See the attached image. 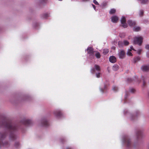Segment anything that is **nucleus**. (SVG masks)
Returning a JSON list of instances; mask_svg holds the SVG:
<instances>
[{"label": "nucleus", "instance_id": "f257e3e1", "mask_svg": "<svg viewBox=\"0 0 149 149\" xmlns=\"http://www.w3.org/2000/svg\"><path fill=\"white\" fill-rule=\"evenodd\" d=\"M143 41V38L140 36H137L135 37L134 39V42L139 45H141Z\"/></svg>", "mask_w": 149, "mask_h": 149}, {"label": "nucleus", "instance_id": "f03ea898", "mask_svg": "<svg viewBox=\"0 0 149 149\" xmlns=\"http://www.w3.org/2000/svg\"><path fill=\"white\" fill-rule=\"evenodd\" d=\"M120 21L122 26L124 28H126L127 26V25L126 23L125 18L123 16L122 17Z\"/></svg>", "mask_w": 149, "mask_h": 149}, {"label": "nucleus", "instance_id": "7ed1b4c3", "mask_svg": "<svg viewBox=\"0 0 149 149\" xmlns=\"http://www.w3.org/2000/svg\"><path fill=\"white\" fill-rule=\"evenodd\" d=\"M129 42L126 40H124L123 42H118V45L120 47L122 46H126L129 45Z\"/></svg>", "mask_w": 149, "mask_h": 149}, {"label": "nucleus", "instance_id": "20e7f679", "mask_svg": "<svg viewBox=\"0 0 149 149\" xmlns=\"http://www.w3.org/2000/svg\"><path fill=\"white\" fill-rule=\"evenodd\" d=\"M118 55L120 58H123L125 57V53L123 50H121L118 53Z\"/></svg>", "mask_w": 149, "mask_h": 149}, {"label": "nucleus", "instance_id": "39448f33", "mask_svg": "<svg viewBox=\"0 0 149 149\" xmlns=\"http://www.w3.org/2000/svg\"><path fill=\"white\" fill-rule=\"evenodd\" d=\"M111 21L113 23H116L118 20V17L116 15L112 16L111 18Z\"/></svg>", "mask_w": 149, "mask_h": 149}, {"label": "nucleus", "instance_id": "423d86ee", "mask_svg": "<svg viewBox=\"0 0 149 149\" xmlns=\"http://www.w3.org/2000/svg\"><path fill=\"white\" fill-rule=\"evenodd\" d=\"M109 61L111 63H115L116 61V58L114 56H111L109 58Z\"/></svg>", "mask_w": 149, "mask_h": 149}, {"label": "nucleus", "instance_id": "0eeeda50", "mask_svg": "<svg viewBox=\"0 0 149 149\" xmlns=\"http://www.w3.org/2000/svg\"><path fill=\"white\" fill-rule=\"evenodd\" d=\"M86 50L88 53L89 54H92L93 52V49L91 47H88Z\"/></svg>", "mask_w": 149, "mask_h": 149}, {"label": "nucleus", "instance_id": "6e6552de", "mask_svg": "<svg viewBox=\"0 0 149 149\" xmlns=\"http://www.w3.org/2000/svg\"><path fill=\"white\" fill-rule=\"evenodd\" d=\"M127 22L129 25L130 26H133L135 24V22L131 20H129Z\"/></svg>", "mask_w": 149, "mask_h": 149}, {"label": "nucleus", "instance_id": "1a4fd4ad", "mask_svg": "<svg viewBox=\"0 0 149 149\" xmlns=\"http://www.w3.org/2000/svg\"><path fill=\"white\" fill-rule=\"evenodd\" d=\"M142 70L144 71H146L149 70V67L147 66H143L141 67Z\"/></svg>", "mask_w": 149, "mask_h": 149}, {"label": "nucleus", "instance_id": "9d476101", "mask_svg": "<svg viewBox=\"0 0 149 149\" xmlns=\"http://www.w3.org/2000/svg\"><path fill=\"white\" fill-rule=\"evenodd\" d=\"M113 70L114 71H116L118 69V66L116 65H114L113 67Z\"/></svg>", "mask_w": 149, "mask_h": 149}, {"label": "nucleus", "instance_id": "9b49d317", "mask_svg": "<svg viewBox=\"0 0 149 149\" xmlns=\"http://www.w3.org/2000/svg\"><path fill=\"white\" fill-rule=\"evenodd\" d=\"M134 31H138L140 30V28L139 26H136L133 28Z\"/></svg>", "mask_w": 149, "mask_h": 149}, {"label": "nucleus", "instance_id": "f8f14e48", "mask_svg": "<svg viewBox=\"0 0 149 149\" xmlns=\"http://www.w3.org/2000/svg\"><path fill=\"white\" fill-rule=\"evenodd\" d=\"M131 50H128L127 52V56H131L132 55V54L131 52Z\"/></svg>", "mask_w": 149, "mask_h": 149}, {"label": "nucleus", "instance_id": "ddd939ff", "mask_svg": "<svg viewBox=\"0 0 149 149\" xmlns=\"http://www.w3.org/2000/svg\"><path fill=\"white\" fill-rule=\"evenodd\" d=\"M116 10L114 9H111L109 11V13L111 14H112L115 13Z\"/></svg>", "mask_w": 149, "mask_h": 149}, {"label": "nucleus", "instance_id": "4468645a", "mask_svg": "<svg viewBox=\"0 0 149 149\" xmlns=\"http://www.w3.org/2000/svg\"><path fill=\"white\" fill-rule=\"evenodd\" d=\"M95 56L97 58H100V55L99 53L97 52L95 54Z\"/></svg>", "mask_w": 149, "mask_h": 149}, {"label": "nucleus", "instance_id": "2eb2a0df", "mask_svg": "<svg viewBox=\"0 0 149 149\" xmlns=\"http://www.w3.org/2000/svg\"><path fill=\"white\" fill-rule=\"evenodd\" d=\"M95 69L97 71H99L100 69V67L97 65H95Z\"/></svg>", "mask_w": 149, "mask_h": 149}, {"label": "nucleus", "instance_id": "dca6fc26", "mask_svg": "<svg viewBox=\"0 0 149 149\" xmlns=\"http://www.w3.org/2000/svg\"><path fill=\"white\" fill-rule=\"evenodd\" d=\"M148 1V0H141V3L142 4L146 3Z\"/></svg>", "mask_w": 149, "mask_h": 149}, {"label": "nucleus", "instance_id": "f3484780", "mask_svg": "<svg viewBox=\"0 0 149 149\" xmlns=\"http://www.w3.org/2000/svg\"><path fill=\"white\" fill-rule=\"evenodd\" d=\"M109 52V50L107 49H105L103 50V53L104 54H106L108 53Z\"/></svg>", "mask_w": 149, "mask_h": 149}, {"label": "nucleus", "instance_id": "a211bd4d", "mask_svg": "<svg viewBox=\"0 0 149 149\" xmlns=\"http://www.w3.org/2000/svg\"><path fill=\"white\" fill-rule=\"evenodd\" d=\"M93 2L95 4H96V5L98 4V3L97 2L96 0H93Z\"/></svg>", "mask_w": 149, "mask_h": 149}, {"label": "nucleus", "instance_id": "6ab92c4d", "mask_svg": "<svg viewBox=\"0 0 149 149\" xmlns=\"http://www.w3.org/2000/svg\"><path fill=\"white\" fill-rule=\"evenodd\" d=\"M96 75L97 77V78L99 77L100 76V73H96Z\"/></svg>", "mask_w": 149, "mask_h": 149}, {"label": "nucleus", "instance_id": "aec40b11", "mask_svg": "<svg viewBox=\"0 0 149 149\" xmlns=\"http://www.w3.org/2000/svg\"><path fill=\"white\" fill-rule=\"evenodd\" d=\"M91 72L94 73L95 72V70L94 69H92L91 70Z\"/></svg>", "mask_w": 149, "mask_h": 149}, {"label": "nucleus", "instance_id": "412c9836", "mask_svg": "<svg viewBox=\"0 0 149 149\" xmlns=\"http://www.w3.org/2000/svg\"><path fill=\"white\" fill-rule=\"evenodd\" d=\"M145 48L146 49L149 50V45H146L145 47Z\"/></svg>", "mask_w": 149, "mask_h": 149}, {"label": "nucleus", "instance_id": "4be33fe9", "mask_svg": "<svg viewBox=\"0 0 149 149\" xmlns=\"http://www.w3.org/2000/svg\"><path fill=\"white\" fill-rule=\"evenodd\" d=\"M130 50H134V49H133L132 46H131L130 47Z\"/></svg>", "mask_w": 149, "mask_h": 149}, {"label": "nucleus", "instance_id": "5701e85b", "mask_svg": "<svg viewBox=\"0 0 149 149\" xmlns=\"http://www.w3.org/2000/svg\"><path fill=\"white\" fill-rule=\"evenodd\" d=\"M143 14V12L142 11H140V13H139L140 15H142Z\"/></svg>", "mask_w": 149, "mask_h": 149}, {"label": "nucleus", "instance_id": "b1692460", "mask_svg": "<svg viewBox=\"0 0 149 149\" xmlns=\"http://www.w3.org/2000/svg\"><path fill=\"white\" fill-rule=\"evenodd\" d=\"M92 6H93L94 9L95 10V6L93 4H92Z\"/></svg>", "mask_w": 149, "mask_h": 149}, {"label": "nucleus", "instance_id": "393cba45", "mask_svg": "<svg viewBox=\"0 0 149 149\" xmlns=\"http://www.w3.org/2000/svg\"><path fill=\"white\" fill-rule=\"evenodd\" d=\"M115 47H112V49H115Z\"/></svg>", "mask_w": 149, "mask_h": 149}]
</instances>
